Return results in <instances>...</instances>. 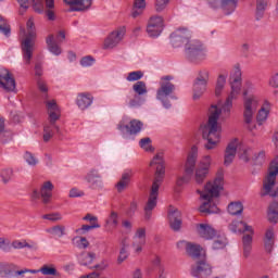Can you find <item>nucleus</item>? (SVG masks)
Masks as SVG:
<instances>
[{"instance_id": "nucleus-1", "label": "nucleus", "mask_w": 278, "mask_h": 278, "mask_svg": "<svg viewBox=\"0 0 278 278\" xmlns=\"http://www.w3.org/2000/svg\"><path fill=\"white\" fill-rule=\"evenodd\" d=\"M240 93L236 91H230L226 101L218 108L216 104H212L208 109V121L202 127V138L207 142L204 144L207 151H212V149H216L218 142H220V134L223 131V127L218 124V119L220 118V114L225 118H229L231 114V108H233V101L238 99Z\"/></svg>"}, {"instance_id": "nucleus-2", "label": "nucleus", "mask_w": 278, "mask_h": 278, "mask_svg": "<svg viewBox=\"0 0 278 278\" xmlns=\"http://www.w3.org/2000/svg\"><path fill=\"white\" fill-rule=\"evenodd\" d=\"M192 34L188 28H178L170 34V43L175 49L184 47L185 55L191 64H201L205 60V47L200 40H190Z\"/></svg>"}, {"instance_id": "nucleus-3", "label": "nucleus", "mask_w": 278, "mask_h": 278, "mask_svg": "<svg viewBox=\"0 0 278 278\" xmlns=\"http://www.w3.org/2000/svg\"><path fill=\"white\" fill-rule=\"evenodd\" d=\"M225 186V172L218 169L214 181H208L204 186V190H197V193L200 194V199L204 201L200 205V212L203 214H218V206L212 202L213 199L220 197V191Z\"/></svg>"}, {"instance_id": "nucleus-4", "label": "nucleus", "mask_w": 278, "mask_h": 278, "mask_svg": "<svg viewBox=\"0 0 278 278\" xmlns=\"http://www.w3.org/2000/svg\"><path fill=\"white\" fill-rule=\"evenodd\" d=\"M150 166L155 167V177L150 190V195L144 206V218L151 220L153 211L157 207V197L160 195V186L164 181V175H166V166L164 165V154L157 153L151 161Z\"/></svg>"}, {"instance_id": "nucleus-5", "label": "nucleus", "mask_w": 278, "mask_h": 278, "mask_svg": "<svg viewBox=\"0 0 278 278\" xmlns=\"http://www.w3.org/2000/svg\"><path fill=\"white\" fill-rule=\"evenodd\" d=\"M173 79V76H163L160 81V87L156 90V99L157 101H161L163 108L165 110H170L173 108V104H170V101L168 99H172V101H177V96H175L176 86L175 84L170 83Z\"/></svg>"}, {"instance_id": "nucleus-6", "label": "nucleus", "mask_w": 278, "mask_h": 278, "mask_svg": "<svg viewBox=\"0 0 278 278\" xmlns=\"http://www.w3.org/2000/svg\"><path fill=\"white\" fill-rule=\"evenodd\" d=\"M27 34L21 41L22 55L25 64H31L34 55V47H36V25L34 18H29L26 23Z\"/></svg>"}, {"instance_id": "nucleus-7", "label": "nucleus", "mask_w": 278, "mask_h": 278, "mask_svg": "<svg viewBox=\"0 0 278 278\" xmlns=\"http://www.w3.org/2000/svg\"><path fill=\"white\" fill-rule=\"evenodd\" d=\"M197 157H199V149L197 146H193L185 163V173L176 177V188L178 190H182L185 186L190 184L192 175L194 174V168H197Z\"/></svg>"}, {"instance_id": "nucleus-8", "label": "nucleus", "mask_w": 278, "mask_h": 278, "mask_svg": "<svg viewBox=\"0 0 278 278\" xmlns=\"http://www.w3.org/2000/svg\"><path fill=\"white\" fill-rule=\"evenodd\" d=\"M46 106L48 110L50 125H46L43 127V142H49V140L53 138L55 131L56 134H60V127L55 125V122L60 121L61 112L55 100L47 101Z\"/></svg>"}, {"instance_id": "nucleus-9", "label": "nucleus", "mask_w": 278, "mask_h": 278, "mask_svg": "<svg viewBox=\"0 0 278 278\" xmlns=\"http://www.w3.org/2000/svg\"><path fill=\"white\" fill-rule=\"evenodd\" d=\"M260 108V97L255 94H250L243 97V122L247 124V127L250 131L255 129V112Z\"/></svg>"}, {"instance_id": "nucleus-10", "label": "nucleus", "mask_w": 278, "mask_h": 278, "mask_svg": "<svg viewBox=\"0 0 278 278\" xmlns=\"http://www.w3.org/2000/svg\"><path fill=\"white\" fill-rule=\"evenodd\" d=\"M211 10H222L225 16H229L236 12L238 0H204Z\"/></svg>"}, {"instance_id": "nucleus-11", "label": "nucleus", "mask_w": 278, "mask_h": 278, "mask_svg": "<svg viewBox=\"0 0 278 278\" xmlns=\"http://www.w3.org/2000/svg\"><path fill=\"white\" fill-rule=\"evenodd\" d=\"M207 81H210V72L206 70L200 71L193 83V100L199 101L207 90Z\"/></svg>"}, {"instance_id": "nucleus-12", "label": "nucleus", "mask_w": 278, "mask_h": 278, "mask_svg": "<svg viewBox=\"0 0 278 278\" xmlns=\"http://www.w3.org/2000/svg\"><path fill=\"white\" fill-rule=\"evenodd\" d=\"M212 166V156H204L194 172V181L198 186L203 185L205 179H207V175H210V167Z\"/></svg>"}, {"instance_id": "nucleus-13", "label": "nucleus", "mask_w": 278, "mask_h": 278, "mask_svg": "<svg viewBox=\"0 0 278 278\" xmlns=\"http://www.w3.org/2000/svg\"><path fill=\"white\" fill-rule=\"evenodd\" d=\"M164 31V18L160 15L150 17L147 26V33L150 38H157Z\"/></svg>"}, {"instance_id": "nucleus-14", "label": "nucleus", "mask_w": 278, "mask_h": 278, "mask_svg": "<svg viewBox=\"0 0 278 278\" xmlns=\"http://www.w3.org/2000/svg\"><path fill=\"white\" fill-rule=\"evenodd\" d=\"M0 87L5 90V92H14L16 90V80L12 73L7 68L0 67Z\"/></svg>"}, {"instance_id": "nucleus-15", "label": "nucleus", "mask_w": 278, "mask_h": 278, "mask_svg": "<svg viewBox=\"0 0 278 278\" xmlns=\"http://www.w3.org/2000/svg\"><path fill=\"white\" fill-rule=\"evenodd\" d=\"M191 275L195 278H207L212 275V265L205 260L199 261L191 267Z\"/></svg>"}, {"instance_id": "nucleus-16", "label": "nucleus", "mask_w": 278, "mask_h": 278, "mask_svg": "<svg viewBox=\"0 0 278 278\" xmlns=\"http://www.w3.org/2000/svg\"><path fill=\"white\" fill-rule=\"evenodd\" d=\"M230 88L232 92L239 94L242 90V70H240V64L235 65L233 71L230 74Z\"/></svg>"}, {"instance_id": "nucleus-17", "label": "nucleus", "mask_w": 278, "mask_h": 278, "mask_svg": "<svg viewBox=\"0 0 278 278\" xmlns=\"http://www.w3.org/2000/svg\"><path fill=\"white\" fill-rule=\"evenodd\" d=\"M125 27L112 31L104 41V49H114L125 38Z\"/></svg>"}, {"instance_id": "nucleus-18", "label": "nucleus", "mask_w": 278, "mask_h": 278, "mask_svg": "<svg viewBox=\"0 0 278 278\" xmlns=\"http://www.w3.org/2000/svg\"><path fill=\"white\" fill-rule=\"evenodd\" d=\"M177 249L180 251H186L187 255H190V257H200L201 251H203L201 245L188 241H179L177 243Z\"/></svg>"}, {"instance_id": "nucleus-19", "label": "nucleus", "mask_w": 278, "mask_h": 278, "mask_svg": "<svg viewBox=\"0 0 278 278\" xmlns=\"http://www.w3.org/2000/svg\"><path fill=\"white\" fill-rule=\"evenodd\" d=\"M66 5H70L68 12H86L90 10L92 0H63Z\"/></svg>"}, {"instance_id": "nucleus-20", "label": "nucleus", "mask_w": 278, "mask_h": 278, "mask_svg": "<svg viewBox=\"0 0 278 278\" xmlns=\"http://www.w3.org/2000/svg\"><path fill=\"white\" fill-rule=\"evenodd\" d=\"M197 233L203 240H214L216 238V229H214L210 224H197Z\"/></svg>"}, {"instance_id": "nucleus-21", "label": "nucleus", "mask_w": 278, "mask_h": 278, "mask_svg": "<svg viewBox=\"0 0 278 278\" xmlns=\"http://www.w3.org/2000/svg\"><path fill=\"white\" fill-rule=\"evenodd\" d=\"M117 129L119 131H123V134H130V135H134V134H140V131H142V122L138 121V119H132L130 121L129 125H125L123 124V122H121L118 125H117Z\"/></svg>"}, {"instance_id": "nucleus-22", "label": "nucleus", "mask_w": 278, "mask_h": 278, "mask_svg": "<svg viewBox=\"0 0 278 278\" xmlns=\"http://www.w3.org/2000/svg\"><path fill=\"white\" fill-rule=\"evenodd\" d=\"M169 227L173 231H179L181 229V212L177 208L168 212Z\"/></svg>"}, {"instance_id": "nucleus-23", "label": "nucleus", "mask_w": 278, "mask_h": 278, "mask_svg": "<svg viewBox=\"0 0 278 278\" xmlns=\"http://www.w3.org/2000/svg\"><path fill=\"white\" fill-rule=\"evenodd\" d=\"M94 101V97H92L91 93L83 92L78 93L76 98V105L79 108V110H88L90 105H92V102Z\"/></svg>"}, {"instance_id": "nucleus-24", "label": "nucleus", "mask_w": 278, "mask_h": 278, "mask_svg": "<svg viewBox=\"0 0 278 278\" xmlns=\"http://www.w3.org/2000/svg\"><path fill=\"white\" fill-rule=\"evenodd\" d=\"M237 151H238V139H235L230 143H228L226 148L225 160H224L225 166H229L233 162Z\"/></svg>"}, {"instance_id": "nucleus-25", "label": "nucleus", "mask_w": 278, "mask_h": 278, "mask_svg": "<svg viewBox=\"0 0 278 278\" xmlns=\"http://www.w3.org/2000/svg\"><path fill=\"white\" fill-rule=\"evenodd\" d=\"M271 108L273 104L268 100H265L263 102V105L261 110H258V113L256 115V122L258 123V125H263L264 123H266V121L268 119V114H270Z\"/></svg>"}, {"instance_id": "nucleus-26", "label": "nucleus", "mask_w": 278, "mask_h": 278, "mask_svg": "<svg viewBox=\"0 0 278 278\" xmlns=\"http://www.w3.org/2000/svg\"><path fill=\"white\" fill-rule=\"evenodd\" d=\"M131 177H134V172L131 169H128L122 174V178L115 185L117 192L125 191V189L129 186V184L131 181Z\"/></svg>"}, {"instance_id": "nucleus-27", "label": "nucleus", "mask_w": 278, "mask_h": 278, "mask_svg": "<svg viewBox=\"0 0 278 278\" xmlns=\"http://www.w3.org/2000/svg\"><path fill=\"white\" fill-rule=\"evenodd\" d=\"M40 197L45 204L49 203L51 201V198L53 197V182L46 181L40 188Z\"/></svg>"}, {"instance_id": "nucleus-28", "label": "nucleus", "mask_w": 278, "mask_h": 278, "mask_svg": "<svg viewBox=\"0 0 278 278\" xmlns=\"http://www.w3.org/2000/svg\"><path fill=\"white\" fill-rule=\"evenodd\" d=\"M264 247L267 253H273L275 247V229L268 228L265 232Z\"/></svg>"}, {"instance_id": "nucleus-29", "label": "nucleus", "mask_w": 278, "mask_h": 278, "mask_svg": "<svg viewBox=\"0 0 278 278\" xmlns=\"http://www.w3.org/2000/svg\"><path fill=\"white\" fill-rule=\"evenodd\" d=\"M86 181L89 184L90 188H99L101 186V176L99 172L93 169L86 176Z\"/></svg>"}, {"instance_id": "nucleus-30", "label": "nucleus", "mask_w": 278, "mask_h": 278, "mask_svg": "<svg viewBox=\"0 0 278 278\" xmlns=\"http://www.w3.org/2000/svg\"><path fill=\"white\" fill-rule=\"evenodd\" d=\"M46 43L50 53H53V55L62 54V48L55 42V37H53V35L48 36Z\"/></svg>"}, {"instance_id": "nucleus-31", "label": "nucleus", "mask_w": 278, "mask_h": 278, "mask_svg": "<svg viewBox=\"0 0 278 278\" xmlns=\"http://www.w3.org/2000/svg\"><path fill=\"white\" fill-rule=\"evenodd\" d=\"M13 249H30V251H38V243L31 241L30 243L26 240H15L11 243Z\"/></svg>"}, {"instance_id": "nucleus-32", "label": "nucleus", "mask_w": 278, "mask_h": 278, "mask_svg": "<svg viewBox=\"0 0 278 278\" xmlns=\"http://www.w3.org/2000/svg\"><path fill=\"white\" fill-rule=\"evenodd\" d=\"M267 218L269 223H273L274 225H277L278 223V202H273L267 212Z\"/></svg>"}, {"instance_id": "nucleus-33", "label": "nucleus", "mask_w": 278, "mask_h": 278, "mask_svg": "<svg viewBox=\"0 0 278 278\" xmlns=\"http://www.w3.org/2000/svg\"><path fill=\"white\" fill-rule=\"evenodd\" d=\"M96 257L97 255L93 252H84L79 255L78 262L81 266H90Z\"/></svg>"}, {"instance_id": "nucleus-34", "label": "nucleus", "mask_w": 278, "mask_h": 278, "mask_svg": "<svg viewBox=\"0 0 278 278\" xmlns=\"http://www.w3.org/2000/svg\"><path fill=\"white\" fill-rule=\"evenodd\" d=\"M14 268H16L14 264H0V277L12 278Z\"/></svg>"}, {"instance_id": "nucleus-35", "label": "nucleus", "mask_w": 278, "mask_h": 278, "mask_svg": "<svg viewBox=\"0 0 278 278\" xmlns=\"http://www.w3.org/2000/svg\"><path fill=\"white\" fill-rule=\"evenodd\" d=\"M242 212H244V205L241 202H231L228 205V214H231V216H240Z\"/></svg>"}, {"instance_id": "nucleus-36", "label": "nucleus", "mask_w": 278, "mask_h": 278, "mask_svg": "<svg viewBox=\"0 0 278 278\" xmlns=\"http://www.w3.org/2000/svg\"><path fill=\"white\" fill-rule=\"evenodd\" d=\"M227 84V75L220 74L217 77L216 87H215V94L220 97L223 94V90L225 89V85Z\"/></svg>"}, {"instance_id": "nucleus-37", "label": "nucleus", "mask_w": 278, "mask_h": 278, "mask_svg": "<svg viewBox=\"0 0 278 278\" xmlns=\"http://www.w3.org/2000/svg\"><path fill=\"white\" fill-rule=\"evenodd\" d=\"M47 232L51 236H54L55 238H62L63 236H66V227L62 225H56L47 229Z\"/></svg>"}, {"instance_id": "nucleus-38", "label": "nucleus", "mask_w": 278, "mask_h": 278, "mask_svg": "<svg viewBox=\"0 0 278 278\" xmlns=\"http://www.w3.org/2000/svg\"><path fill=\"white\" fill-rule=\"evenodd\" d=\"M268 0H256V21H262Z\"/></svg>"}, {"instance_id": "nucleus-39", "label": "nucleus", "mask_w": 278, "mask_h": 278, "mask_svg": "<svg viewBox=\"0 0 278 278\" xmlns=\"http://www.w3.org/2000/svg\"><path fill=\"white\" fill-rule=\"evenodd\" d=\"M225 247H227V237L220 235L218 236V233H216L213 242V250L220 251V249H225Z\"/></svg>"}, {"instance_id": "nucleus-40", "label": "nucleus", "mask_w": 278, "mask_h": 278, "mask_svg": "<svg viewBox=\"0 0 278 278\" xmlns=\"http://www.w3.org/2000/svg\"><path fill=\"white\" fill-rule=\"evenodd\" d=\"M134 92L138 94L139 97H142V94H147V83L142 80H138L134 86H132Z\"/></svg>"}, {"instance_id": "nucleus-41", "label": "nucleus", "mask_w": 278, "mask_h": 278, "mask_svg": "<svg viewBox=\"0 0 278 278\" xmlns=\"http://www.w3.org/2000/svg\"><path fill=\"white\" fill-rule=\"evenodd\" d=\"M27 273H30V275H38V270H36V269L23 268V269L16 270V268H14L12 277L25 278V275H27Z\"/></svg>"}, {"instance_id": "nucleus-42", "label": "nucleus", "mask_w": 278, "mask_h": 278, "mask_svg": "<svg viewBox=\"0 0 278 278\" xmlns=\"http://www.w3.org/2000/svg\"><path fill=\"white\" fill-rule=\"evenodd\" d=\"M38 273H42L43 275H51L53 277H58V269L53 265H43L40 269H36Z\"/></svg>"}, {"instance_id": "nucleus-43", "label": "nucleus", "mask_w": 278, "mask_h": 278, "mask_svg": "<svg viewBox=\"0 0 278 278\" xmlns=\"http://www.w3.org/2000/svg\"><path fill=\"white\" fill-rule=\"evenodd\" d=\"M13 175H14V170H12V168L2 169L0 173L2 184H10V181H12Z\"/></svg>"}, {"instance_id": "nucleus-44", "label": "nucleus", "mask_w": 278, "mask_h": 278, "mask_svg": "<svg viewBox=\"0 0 278 278\" xmlns=\"http://www.w3.org/2000/svg\"><path fill=\"white\" fill-rule=\"evenodd\" d=\"M144 244H147V241L132 237V248L135 249V253H142V247H144Z\"/></svg>"}, {"instance_id": "nucleus-45", "label": "nucleus", "mask_w": 278, "mask_h": 278, "mask_svg": "<svg viewBox=\"0 0 278 278\" xmlns=\"http://www.w3.org/2000/svg\"><path fill=\"white\" fill-rule=\"evenodd\" d=\"M243 227H244V222H238V220H233V222L229 225V229H230V231H232L233 233H242Z\"/></svg>"}, {"instance_id": "nucleus-46", "label": "nucleus", "mask_w": 278, "mask_h": 278, "mask_svg": "<svg viewBox=\"0 0 278 278\" xmlns=\"http://www.w3.org/2000/svg\"><path fill=\"white\" fill-rule=\"evenodd\" d=\"M144 77V73L142 71H135L128 73V76L126 77L127 81H139V79H142Z\"/></svg>"}, {"instance_id": "nucleus-47", "label": "nucleus", "mask_w": 278, "mask_h": 278, "mask_svg": "<svg viewBox=\"0 0 278 278\" xmlns=\"http://www.w3.org/2000/svg\"><path fill=\"white\" fill-rule=\"evenodd\" d=\"M10 25L8 24V20H4L3 16L0 15V33L4 36H10Z\"/></svg>"}, {"instance_id": "nucleus-48", "label": "nucleus", "mask_w": 278, "mask_h": 278, "mask_svg": "<svg viewBox=\"0 0 278 278\" xmlns=\"http://www.w3.org/2000/svg\"><path fill=\"white\" fill-rule=\"evenodd\" d=\"M10 25L8 24V20H4L3 16L0 15V33L4 36H10Z\"/></svg>"}, {"instance_id": "nucleus-49", "label": "nucleus", "mask_w": 278, "mask_h": 278, "mask_svg": "<svg viewBox=\"0 0 278 278\" xmlns=\"http://www.w3.org/2000/svg\"><path fill=\"white\" fill-rule=\"evenodd\" d=\"M24 160L28 166H36L38 164V159H36V156H34V154L29 151L24 153Z\"/></svg>"}, {"instance_id": "nucleus-50", "label": "nucleus", "mask_w": 278, "mask_h": 278, "mask_svg": "<svg viewBox=\"0 0 278 278\" xmlns=\"http://www.w3.org/2000/svg\"><path fill=\"white\" fill-rule=\"evenodd\" d=\"M239 157L240 160H243V162H249L251 157V148L243 147L242 149H239Z\"/></svg>"}, {"instance_id": "nucleus-51", "label": "nucleus", "mask_w": 278, "mask_h": 278, "mask_svg": "<svg viewBox=\"0 0 278 278\" xmlns=\"http://www.w3.org/2000/svg\"><path fill=\"white\" fill-rule=\"evenodd\" d=\"M139 146L141 147V149H144V151H153V147H151V138L149 137L142 138L139 141Z\"/></svg>"}, {"instance_id": "nucleus-52", "label": "nucleus", "mask_w": 278, "mask_h": 278, "mask_svg": "<svg viewBox=\"0 0 278 278\" xmlns=\"http://www.w3.org/2000/svg\"><path fill=\"white\" fill-rule=\"evenodd\" d=\"M45 220H51L52 223H58V220H62V214L61 213H52V214H46L42 216Z\"/></svg>"}, {"instance_id": "nucleus-53", "label": "nucleus", "mask_w": 278, "mask_h": 278, "mask_svg": "<svg viewBox=\"0 0 278 278\" xmlns=\"http://www.w3.org/2000/svg\"><path fill=\"white\" fill-rule=\"evenodd\" d=\"M169 2L170 0H156L155 2L156 12H164V10H166V5H168Z\"/></svg>"}, {"instance_id": "nucleus-54", "label": "nucleus", "mask_w": 278, "mask_h": 278, "mask_svg": "<svg viewBox=\"0 0 278 278\" xmlns=\"http://www.w3.org/2000/svg\"><path fill=\"white\" fill-rule=\"evenodd\" d=\"M106 223L113 225V227H118V213L112 211Z\"/></svg>"}, {"instance_id": "nucleus-55", "label": "nucleus", "mask_w": 278, "mask_h": 278, "mask_svg": "<svg viewBox=\"0 0 278 278\" xmlns=\"http://www.w3.org/2000/svg\"><path fill=\"white\" fill-rule=\"evenodd\" d=\"M134 238H137L139 240L147 241V229L144 228H138L135 232Z\"/></svg>"}, {"instance_id": "nucleus-56", "label": "nucleus", "mask_w": 278, "mask_h": 278, "mask_svg": "<svg viewBox=\"0 0 278 278\" xmlns=\"http://www.w3.org/2000/svg\"><path fill=\"white\" fill-rule=\"evenodd\" d=\"M253 90H255V86L251 84V81H247L243 89V97H251V92H253Z\"/></svg>"}, {"instance_id": "nucleus-57", "label": "nucleus", "mask_w": 278, "mask_h": 278, "mask_svg": "<svg viewBox=\"0 0 278 278\" xmlns=\"http://www.w3.org/2000/svg\"><path fill=\"white\" fill-rule=\"evenodd\" d=\"M127 257H129V253L127 252V250H125V248H122L117 257V264H123V262H125Z\"/></svg>"}, {"instance_id": "nucleus-58", "label": "nucleus", "mask_w": 278, "mask_h": 278, "mask_svg": "<svg viewBox=\"0 0 278 278\" xmlns=\"http://www.w3.org/2000/svg\"><path fill=\"white\" fill-rule=\"evenodd\" d=\"M137 210H138V202H136V201L130 202V205L127 210V215L134 216L136 214Z\"/></svg>"}, {"instance_id": "nucleus-59", "label": "nucleus", "mask_w": 278, "mask_h": 278, "mask_svg": "<svg viewBox=\"0 0 278 278\" xmlns=\"http://www.w3.org/2000/svg\"><path fill=\"white\" fill-rule=\"evenodd\" d=\"M81 66H92L94 64V59L92 56H85L80 60Z\"/></svg>"}, {"instance_id": "nucleus-60", "label": "nucleus", "mask_w": 278, "mask_h": 278, "mask_svg": "<svg viewBox=\"0 0 278 278\" xmlns=\"http://www.w3.org/2000/svg\"><path fill=\"white\" fill-rule=\"evenodd\" d=\"M242 244L243 247H253V236L244 235L242 237Z\"/></svg>"}, {"instance_id": "nucleus-61", "label": "nucleus", "mask_w": 278, "mask_h": 278, "mask_svg": "<svg viewBox=\"0 0 278 278\" xmlns=\"http://www.w3.org/2000/svg\"><path fill=\"white\" fill-rule=\"evenodd\" d=\"M89 245L90 242H88V239H86V237H80L77 241L78 249H88Z\"/></svg>"}, {"instance_id": "nucleus-62", "label": "nucleus", "mask_w": 278, "mask_h": 278, "mask_svg": "<svg viewBox=\"0 0 278 278\" xmlns=\"http://www.w3.org/2000/svg\"><path fill=\"white\" fill-rule=\"evenodd\" d=\"M264 160H266V152L261 151L254 156V162L256 164H264Z\"/></svg>"}, {"instance_id": "nucleus-63", "label": "nucleus", "mask_w": 278, "mask_h": 278, "mask_svg": "<svg viewBox=\"0 0 278 278\" xmlns=\"http://www.w3.org/2000/svg\"><path fill=\"white\" fill-rule=\"evenodd\" d=\"M70 197L71 199H77L78 197H84V191H79L76 188H73L70 190Z\"/></svg>"}, {"instance_id": "nucleus-64", "label": "nucleus", "mask_w": 278, "mask_h": 278, "mask_svg": "<svg viewBox=\"0 0 278 278\" xmlns=\"http://www.w3.org/2000/svg\"><path fill=\"white\" fill-rule=\"evenodd\" d=\"M269 86H271V88H278V73L271 76L269 79Z\"/></svg>"}]
</instances>
